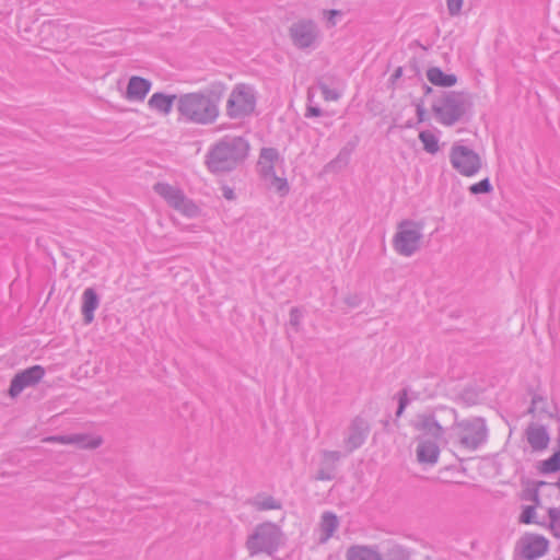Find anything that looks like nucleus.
<instances>
[{"label": "nucleus", "mask_w": 560, "mask_h": 560, "mask_svg": "<svg viewBox=\"0 0 560 560\" xmlns=\"http://www.w3.org/2000/svg\"><path fill=\"white\" fill-rule=\"evenodd\" d=\"M423 243V224L413 220H402L393 236L395 252L404 257L418 253Z\"/></svg>", "instance_id": "6"}, {"label": "nucleus", "mask_w": 560, "mask_h": 560, "mask_svg": "<svg viewBox=\"0 0 560 560\" xmlns=\"http://www.w3.org/2000/svg\"><path fill=\"white\" fill-rule=\"evenodd\" d=\"M176 95H165L163 93H154L149 102L148 105L151 109H154L161 114L167 115L172 110L173 102L176 100Z\"/></svg>", "instance_id": "23"}, {"label": "nucleus", "mask_w": 560, "mask_h": 560, "mask_svg": "<svg viewBox=\"0 0 560 560\" xmlns=\"http://www.w3.org/2000/svg\"><path fill=\"white\" fill-rule=\"evenodd\" d=\"M468 190L471 195L490 194L492 192L493 187L490 179L486 177L482 180L470 185Z\"/></svg>", "instance_id": "30"}, {"label": "nucleus", "mask_w": 560, "mask_h": 560, "mask_svg": "<svg viewBox=\"0 0 560 560\" xmlns=\"http://www.w3.org/2000/svg\"><path fill=\"white\" fill-rule=\"evenodd\" d=\"M558 560H560V557L558 558Z\"/></svg>", "instance_id": "40"}, {"label": "nucleus", "mask_w": 560, "mask_h": 560, "mask_svg": "<svg viewBox=\"0 0 560 560\" xmlns=\"http://www.w3.org/2000/svg\"><path fill=\"white\" fill-rule=\"evenodd\" d=\"M343 16L342 11L340 10H324L323 11V20L326 22L327 26H335Z\"/></svg>", "instance_id": "31"}, {"label": "nucleus", "mask_w": 560, "mask_h": 560, "mask_svg": "<svg viewBox=\"0 0 560 560\" xmlns=\"http://www.w3.org/2000/svg\"><path fill=\"white\" fill-rule=\"evenodd\" d=\"M323 457L326 462H336L340 458L339 452H324Z\"/></svg>", "instance_id": "35"}, {"label": "nucleus", "mask_w": 560, "mask_h": 560, "mask_svg": "<svg viewBox=\"0 0 560 560\" xmlns=\"http://www.w3.org/2000/svg\"><path fill=\"white\" fill-rule=\"evenodd\" d=\"M464 0H446V7L450 15L456 16L460 13Z\"/></svg>", "instance_id": "32"}, {"label": "nucleus", "mask_w": 560, "mask_h": 560, "mask_svg": "<svg viewBox=\"0 0 560 560\" xmlns=\"http://www.w3.org/2000/svg\"><path fill=\"white\" fill-rule=\"evenodd\" d=\"M320 115H322V110L317 106H308L307 107V113H306L307 117H318Z\"/></svg>", "instance_id": "36"}, {"label": "nucleus", "mask_w": 560, "mask_h": 560, "mask_svg": "<svg viewBox=\"0 0 560 560\" xmlns=\"http://www.w3.org/2000/svg\"><path fill=\"white\" fill-rule=\"evenodd\" d=\"M254 505L258 510L267 511V510H278L281 508L280 501L276 500L275 498L267 495V497H257L254 501Z\"/></svg>", "instance_id": "28"}, {"label": "nucleus", "mask_w": 560, "mask_h": 560, "mask_svg": "<svg viewBox=\"0 0 560 560\" xmlns=\"http://www.w3.org/2000/svg\"><path fill=\"white\" fill-rule=\"evenodd\" d=\"M256 93L253 86L236 84L226 101V115L232 119H241L255 110Z\"/></svg>", "instance_id": "8"}, {"label": "nucleus", "mask_w": 560, "mask_h": 560, "mask_svg": "<svg viewBox=\"0 0 560 560\" xmlns=\"http://www.w3.org/2000/svg\"><path fill=\"white\" fill-rule=\"evenodd\" d=\"M220 96L210 91L185 93L178 96L179 119L196 125H211L220 114Z\"/></svg>", "instance_id": "1"}, {"label": "nucleus", "mask_w": 560, "mask_h": 560, "mask_svg": "<svg viewBox=\"0 0 560 560\" xmlns=\"http://www.w3.org/2000/svg\"><path fill=\"white\" fill-rule=\"evenodd\" d=\"M339 518L332 512L326 511L320 515L317 527V539L319 544H326L339 527Z\"/></svg>", "instance_id": "16"}, {"label": "nucleus", "mask_w": 560, "mask_h": 560, "mask_svg": "<svg viewBox=\"0 0 560 560\" xmlns=\"http://www.w3.org/2000/svg\"><path fill=\"white\" fill-rule=\"evenodd\" d=\"M412 427L424 434L432 435L436 440H440L444 433L442 425L429 413L417 415L412 420Z\"/></svg>", "instance_id": "15"}, {"label": "nucleus", "mask_w": 560, "mask_h": 560, "mask_svg": "<svg viewBox=\"0 0 560 560\" xmlns=\"http://www.w3.org/2000/svg\"><path fill=\"white\" fill-rule=\"evenodd\" d=\"M290 37L300 49L315 48L319 43L320 32L313 21H299L290 27Z\"/></svg>", "instance_id": "12"}, {"label": "nucleus", "mask_w": 560, "mask_h": 560, "mask_svg": "<svg viewBox=\"0 0 560 560\" xmlns=\"http://www.w3.org/2000/svg\"><path fill=\"white\" fill-rule=\"evenodd\" d=\"M396 398L398 400V408L396 411V416L400 417L404 413L406 407L411 401H413L418 398V394H416L415 392H411L409 388H404L396 395Z\"/></svg>", "instance_id": "27"}, {"label": "nucleus", "mask_w": 560, "mask_h": 560, "mask_svg": "<svg viewBox=\"0 0 560 560\" xmlns=\"http://www.w3.org/2000/svg\"><path fill=\"white\" fill-rule=\"evenodd\" d=\"M100 300L96 292L92 288L84 290L82 294V314L84 322L90 324L94 319V312L98 307Z\"/></svg>", "instance_id": "20"}, {"label": "nucleus", "mask_w": 560, "mask_h": 560, "mask_svg": "<svg viewBox=\"0 0 560 560\" xmlns=\"http://www.w3.org/2000/svg\"><path fill=\"white\" fill-rule=\"evenodd\" d=\"M151 90V82L140 77H131L129 79L126 97L129 101L140 102L145 98Z\"/></svg>", "instance_id": "17"}, {"label": "nucleus", "mask_w": 560, "mask_h": 560, "mask_svg": "<svg viewBox=\"0 0 560 560\" xmlns=\"http://www.w3.org/2000/svg\"><path fill=\"white\" fill-rule=\"evenodd\" d=\"M248 142L243 137L225 136L209 150L207 165L212 173L234 170L247 156Z\"/></svg>", "instance_id": "3"}, {"label": "nucleus", "mask_w": 560, "mask_h": 560, "mask_svg": "<svg viewBox=\"0 0 560 560\" xmlns=\"http://www.w3.org/2000/svg\"><path fill=\"white\" fill-rule=\"evenodd\" d=\"M541 471L545 474L556 472L560 470V452L555 453L548 459L541 463Z\"/></svg>", "instance_id": "29"}, {"label": "nucleus", "mask_w": 560, "mask_h": 560, "mask_svg": "<svg viewBox=\"0 0 560 560\" xmlns=\"http://www.w3.org/2000/svg\"><path fill=\"white\" fill-rule=\"evenodd\" d=\"M419 139L428 153L434 154L439 151V138L431 130H422L419 133Z\"/></svg>", "instance_id": "26"}, {"label": "nucleus", "mask_w": 560, "mask_h": 560, "mask_svg": "<svg viewBox=\"0 0 560 560\" xmlns=\"http://www.w3.org/2000/svg\"><path fill=\"white\" fill-rule=\"evenodd\" d=\"M450 162L452 167L465 177H474L482 168L481 156L463 141L452 145Z\"/></svg>", "instance_id": "9"}, {"label": "nucleus", "mask_w": 560, "mask_h": 560, "mask_svg": "<svg viewBox=\"0 0 560 560\" xmlns=\"http://www.w3.org/2000/svg\"><path fill=\"white\" fill-rule=\"evenodd\" d=\"M365 439L366 431L358 423H353L346 440V445L350 451H353L360 447L364 443Z\"/></svg>", "instance_id": "25"}, {"label": "nucleus", "mask_w": 560, "mask_h": 560, "mask_svg": "<svg viewBox=\"0 0 560 560\" xmlns=\"http://www.w3.org/2000/svg\"><path fill=\"white\" fill-rule=\"evenodd\" d=\"M318 478H319V479H328L329 477H328V476H324L323 474H320V475L318 476Z\"/></svg>", "instance_id": "39"}, {"label": "nucleus", "mask_w": 560, "mask_h": 560, "mask_svg": "<svg viewBox=\"0 0 560 560\" xmlns=\"http://www.w3.org/2000/svg\"><path fill=\"white\" fill-rule=\"evenodd\" d=\"M222 195L228 200H233L235 198L234 190L231 187L224 186L222 188Z\"/></svg>", "instance_id": "37"}, {"label": "nucleus", "mask_w": 560, "mask_h": 560, "mask_svg": "<svg viewBox=\"0 0 560 560\" xmlns=\"http://www.w3.org/2000/svg\"><path fill=\"white\" fill-rule=\"evenodd\" d=\"M154 191L165 200V202L176 211L186 217H195L198 214V207L177 187L167 183H156L153 187Z\"/></svg>", "instance_id": "11"}, {"label": "nucleus", "mask_w": 560, "mask_h": 560, "mask_svg": "<svg viewBox=\"0 0 560 560\" xmlns=\"http://www.w3.org/2000/svg\"><path fill=\"white\" fill-rule=\"evenodd\" d=\"M549 540L539 534L525 533L516 544L517 553L526 560H536L546 555Z\"/></svg>", "instance_id": "13"}, {"label": "nucleus", "mask_w": 560, "mask_h": 560, "mask_svg": "<svg viewBox=\"0 0 560 560\" xmlns=\"http://www.w3.org/2000/svg\"><path fill=\"white\" fill-rule=\"evenodd\" d=\"M347 560H383L378 549L374 546L353 545L347 549Z\"/></svg>", "instance_id": "19"}, {"label": "nucleus", "mask_w": 560, "mask_h": 560, "mask_svg": "<svg viewBox=\"0 0 560 560\" xmlns=\"http://www.w3.org/2000/svg\"><path fill=\"white\" fill-rule=\"evenodd\" d=\"M260 177L281 197L289 194L290 187L284 175V159L277 149L264 148L257 162Z\"/></svg>", "instance_id": "4"}, {"label": "nucleus", "mask_w": 560, "mask_h": 560, "mask_svg": "<svg viewBox=\"0 0 560 560\" xmlns=\"http://www.w3.org/2000/svg\"><path fill=\"white\" fill-rule=\"evenodd\" d=\"M440 450L435 442L420 441L417 447V458L420 463L435 464L439 459Z\"/></svg>", "instance_id": "21"}, {"label": "nucleus", "mask_w": 560, "mask_h": 560, "mask_svg": "<svg viewBox=\"0 0 560 560\" xmlns=\"http://www.w3.org/2000/svg\"><path fill=\"white\" fill-rule=\"evenodd\" d=\"M45 376V370L40 365H33L18 373L11 381L9 395L18 397L25 388L35 386Z\"/></svg>", "instance_id": "14"}, {"label": "nucleus", "mask_w": 560, "mask_h": 560, "mask_svg": "<svg viewBox=\"0 0 560 560\" xmlns=\"http://www.w3.org/2000/svg\"><path fill=\"white\" fill-rule=\"evenodd\" d=\"M448 413L452 418H455V411L454 410H448Z\"/></svg>", "instance_id": "38"}, {"label": "nucleus", "mask_w": 560, "mask_h": 560, "mask_svg": "<svg viewBox=\"0 0 560 560\" xmlns=\"http://www.w3.org/2000/svg\"><path fill=\"white\" fill-rule=\"evenodd\" d=\"M545 482H539L535 488H527L522 499L530 501L532 504L523 505L518 522L522 524H535L541 528L548 529L556 538H560V508H547L542 504L539 497V487Z\"/></svg>", "instance_id": "2"}, {"label": "nucleus", "mask_w": 560, "mask_h": 560, "mask_svg": "<svg viewBox=\"0 0 560 560\" xmlns=\"http://www.w3.org/2000/svg\"><path fill=\"white\" fill-rule=\"evenodd\" d=\"M51 441H57L63 444H75L81 448H95L101 444V439L93 435L85 434H68L50 438Z\"/></svg>", "instance_id": "18"}, {"label": "nucleus", "mask_w": 560, "mask_h": 560, "mask_svg": "<svg viewBox=\"0 0 560 560\" xmlns=\"http://www.w3.org/2000/svg\"><path fill=\"white\" fill-rule=\"evenodd\" d=\"M527 441L534 450H544L549 442V435L544 427L532 424L526 430Z\"/></svg>", "instance_id": "22"}, {"label": "nucleus", "mask_w": 560, "mask_h": 560, "mask_svg": "<svg viewBox=\"0 0 560 560\" xmlns=\"http://www.w3.org/2000/svg\"><path fill=\"white\" fill-rule=\"evenodd\" d=\"M470 104L468 97L458 92H450L433 105L436 119L445 126H452L467 112Z\"/></svg>", "instance_id": "7"}, {"label": "nucleus", "mask_w": 560, "mask_h": 560, "mask_svg": "<svg viewBox=\"0 0 560 560\" xmlns=\"http://www.w3.org/2000/svg\"><path fill=\"white\" fill-rule=\"evenodd\" d=\"M303 313L300 308H292L290 313V325L298 328L301 324Z\"/></svg>", "instance_id": "34"}, {"label": "nucleus", "mask_w": 560, "mask_h": 560, "mask_svg": "<svg viewBox=\"0 0 560 560\" xmlns=\"http://www.w3.org/2000/svg\"><path fill=\"white\" fill-rule=\"evenodd\" d=\"M452 431L460 445L470 451L477 450L487 439L486 423L479 418L456 422L452 425Z\"/></svg>", "instance_id": "10"}, {"label": "nucleus", "mask_w": 560, "mask_h": 560, "mask_svg": "<svg viewBox=\"0 0 560 560\" xmlns=\"http://www.w3.org/2000/svg\"><path fill=\"white\" fill-rule=\"evenodd\" d=\"M284 544V534L281 528L271 523L266 522L257 525L248 535L246 548L250 556L258 553L273 555Z\"/></svg>", "instance_id": "5"}, {"label": "nucleus", "mask_w": 560, "mask_h": 560, "mask_svg": "<svg viewBox=\"0 0 560 560\" xmlns=\"http://www.w3.org/2000/svg\"><path fill=\"white\" fill-rule=\"evenodd\" d=\"M428 80L436 86L450 88L456 84L457 78L454 74L444 73L440 68L433 67L427 71Z\"/></svg>", "instance_id": "24"}, {"label": "nucleus", "mask_w": 560, "mask_h": 560, "mask_svg": "<svg viewBox=\"0 0 560 560\" xmlns=\"http://www.w3.org/2000/svg\"><path fill=\"white\" fill-rule=\"evenodd\" d=\"M320 90H322L323 97L326 101H337L341 95V93L338 90L331 89L327 85H320Z\"/></svg>", "instance_id": "33"}]
</instances>
